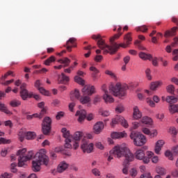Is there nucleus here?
Segmentation results:
<instances>
[{
    "label": "nucleus",
    "instance_id": "7c9ffc66",
    "mask_svg": "<svg viewBox=\"0 0 178 178\" xmlns=\"http://www.w3.org/2000/svg\"><path fill=\"white\" fill-rule=\"evenodd\" d=\"M79 101L81 104H90V102H91V98L90 97V96L85 95L79 99Z\"/></svg>",
    "mask_w": 178,
    "mask_h": 178
},
{
    "label": "nucleus",
    "instance_id": "c03bdc74",
    "mask_svg": "<svg viewBox=\"0 0 178 178\" xmlns=\"http://www.w3.org/2000/svg\"><path fill=\"white\" fill-rule=\"evenodd\" d=\"M45 103L40 102L38 104V108H40L41 112H47L48 111V107H44Z\"/></svg>",
    "mask_w": 178,
    "mask_h": 178
},
{
    "label": "nucleus",
    "instance_id": "2f4dec72",
    "mask_svg": "<svg viewBox=\"0 0 178 178\" xmlns=\"http://www.w3.org/2000/svg\"><path fill=\"white\" fill-rule=\"evenodd\" d=\"M139 58H140V59H143V60H151V59H152V56H151V54H147L144 52H140L139 54Z\"/></svg>",
    "mask_w": 178,
    "mask_h": 178
},
{
    "label": "nucleus",
    "instance_id": "f257e3e1",
    "mask_svg": "<svg viewBox=\"0 0 178 178\" xmlns=\"http://www.w3.org/2000/svg\"><path fill=\"white\" fill-rule=\"evenodd\" d=\"M122 31V26H118V34L114 35L112 38H110L111 46L105 44V40H102L101 35H92V40H98L97 45L99 48L104 51V54H110L111 55H113L118 52V49H119V44L115 42V40H118L120 36L123 34Z\"/></svg>",
    "mask_w": 178,
    "mask_h": 178
},
{
    "label": "nucleus",
    "instance_id": "f8f14e48",
    "mask_svg": "<svg viewBox=\"0 0 178 178\" xmlns=\"http://www.w3.org/2000/svg\"><path fill=\"white\" fill-rule=\"evenodd\" d=\"M75 116H78V122L79 123H83L86 118L88 121H91L92 120V119H94V114L92 113H89L88 115H87L86 114V113L76 112V113L75 114Z\"/></svg>",
    "mask_w": 178,
    "mask_h": 178
},
{
    "label": "nucleus",
    "instance_id": "13d9d810",
    "mask_svg": "<svg viewBox=\"0 0 178 178\" xmlns=\"http://www.w3.org/2000/svg\"><path fill=\"white\" fill-rule=\"evenodd\" d=\"M63 116H65V113L58 112V114L56 115V120H60V119H62V118H63Z\"/></svg>",
    "mask_w": 178,
    "mask_h": 178
},
{
    "label": "nucleus",
    "instance_id": "dca6fc26",
    "mask_svg": "<svg viewBox=\"0 0 178 178\" xmlns=\"http://www.w3.org/2000/svg\"><path fill=\"white\" fill-rule=\"evenodd\" d=\"M41 86H42V82H41V80L40 79L36 80L34 84V86L35 87V88H38L40 92L43 95H46L47 97H49V92L45 90L43 87H41Z\"/></svg>",
    "mask_w": 178,
    "mask_h": 178
},
{
    "label": "nucleus",
    "instance_id": "49530a36",
    "mask_svg": "<svg viewBox=\"0 0 178 178\" xmlns=\"http://www.w3.org/2000/svg\"><path fill=\"white\" fill-rule=\"evenodd\" d=\"M168 92L173 94L175 92V86L173 85H169L166 87Z\"/></svg>",
    "mask_w": 178,
    "mask_h": 178
},
{
    "label": "nucleus",
    "instance_id": "ddd939ff",
    "mask_svg": "<svg viewBox=\"0 0 178 178\" xmlns=\"http://www.w3.org/2000/svg\"><path fill=\"white\" fill-rule=\"evenodd\" d=\"M118 123H120L125 129L129 127V123H127V121L124 120L123 117H120V115H117L115 118L113 119L111 122L112 127H115V124H118Z\"/></svg>",
    "mask_w": 178,
    "mask_h": 178
},
{
    "label": "nucleus",
    "instance_id": "412c9836",
    "mask_svg": "<svg viewBox=\"0 0 178 178\" xmlns=\"http://www.w3.org/2000/svg\"><path fill=\"white\" fill-rule=\"evenodd\" d=\"M67 51L72 52V48L76 47V38H71L66 42Z\"/></svg>",
    "mask_w": 178,
    "mask_h": 178
},
{
    "label": "nucleus",
    "instance_id": "b1692460",
    "mask_svg": "<svg viewBox=\"0 0 178 178\" xmlns=\"http://www.w3.org/2000/svg\"><path fill=\"white\" fill-rule=\"evenodd\" d=\"M69 80V76H66L64 73H61V75H58V84H65V83H67Z\"/></svg>",
    "mask_w": 178,
    "mask_h": 178
},
{
    "label": "nucleus",
    "instance_id": "393cba45",
    "mask_svg": "<svg viewBox=\"0 0 178 178\" xmlns=\"http://www.w3.org/2000/svg\"><path fill=\"white\" fill-rule=\"evenodd\" d=\"M69 168V164L65 161L60 163L57 168V172L58 173H63V172H65L66 169Z\"/></svg>",
    "mask_w": 178,
    "mask_h": 178
},
{
    "label": "nucleus",
    "instance_id": "603ef678",
    "mask_svg": "<svg viewBox=\"0 0 178 178\" xmlns=\"http://www.w3.org/2000/svg\"><path fill=\"white\" fill-rule=\"evenodd\" d=\"M145 74H146V77H147V80H152V76H151V70L147 68L145 70Z\"/></svg>",
    "mask_w": 178,
    "mask_h": 178
},
{
    "label": "nucleus",
    "instance_id": "0eeeda50",
    "mask_svg": "<svg viewBox=\"0 0 178 178\" xmlns=\"http://www.w3.org/2000/svg\"><path fill=\"white\" fill-rule=\"evenodd\" d=\"M61 132L63 133L64 138H65V148L70 149L72 145H74V149H77V148H79V143H74L73 141V136L70 135V131H67L66 128H63Z\"/></svg>",
    "mask_w": 178,
    "mask_h": 178
},
{
    "label": "nucleus",
    "instance_id": "8fccbe9b",
    "mask_svg": "<svg viewBox=\"0 0 178 178\" xmlns=\"http://www.w3.org/2000/svg\"><path fill=\"white\" fill-rule=\"evenodd\" d=\"M12 141L10 139H6L4 138H0V145L1 144H10Z\"/></svg>",
    "mask_w": 178,
    "mask_h": 178
},
{
    "label": "nucleus",
    "instance_id": "bb28decb",
    "mask_svg": "<svg viewBox=\"0 0 178 178\" xmlns=\"http://www.w3.org/2000/svg\"><path fill=\"white\" fill-rule=\"evenodd\" d=\"M127 134L126 132H113L111 134V138L117 139V138H123V137H126Z\"/></svg>",
    "mask_w": 178,
    "mask_h": 178
},
{
    "label": "nucleus",
    "instance_id": "5fc2aeb1",
    "mask_svg": "<svg viewBox=\"0 0 178 178\" xmlns=\"http://www.w3.org/2000/svg\"><path fill=\"white\" fill-rule=\"evenodd\" d=\"M0 111L1 112H8V107L0 102Z\"/></svg>",
    "mask_w": 178,
    "mask_h": 178
},
{
    "label": "nucleus",
    "instance_id": "c85d7f7f",
    "mask_svg": "<svg viewBox=\"0 0 178 178\" xmlns=\"http://www.w3.org/2000/svg\"><path fill=\"white\" fill-rule=\"evenodd\" d=\"M83 132L81 131H76L75 132V134H74V136H72L73 138V142L74 143V144H76V143H77L76 141H80V140H81V138H83Z\"/></svg>",
    "mask_w": 178,
    "mask_h": 178
},
{
    "label": "nucleus",
    "instance_id": "20e7f679",
    "mask_svg": "<svg viewBox=\"0 0 178 178\" xmlns=\"http://www.w3.org/2000/svg\"><path fill=\"white\" fill-rule=\"evenodd\" d=\"M127 90H129L127 84L122 85L120 83H117L115 86L111 85L109 87V91L114 97H124Z\"/></svg>",
    "mask_w": 178,
    "mask_h": 178
},
{
    "label": "nucleus",
    "instance_id": "0e129e2a",
    "mask_svg": "<svg viewBox=\"0 0 178 178\" xmlns=\"http://www.w3.org/2000/svg\"><path fill=\"white\" fill-rule=\"evenodd\" d=\"M170 133L173 134V136H176L177 134V130H176L175 127H172L170 128Z\"/></svg>",
    "mask_w": 178,
    "mask_h": 178
},
{
    "label": "nucleus",
    "instance_id": "1a4fd4ad",
    "mask_svg": "<svg viewBox=\"0 0 178 178\" xmlns=\"http://www.w3.org/2000/svg\"><path fill=\"white\" fill-rule=\"evenodd\" d=\"M51 124H52V120L49 117H45L43 119L42 124V131L44 136L49 134L51 131Z\"/></svg>",
    "mask_w": 178,
    "mask_h": 178
},
{
    "label": "nucleus",
    "instance_id": "e2e57ef3",
    "mask_svg": "<svg viewBox=\"0 0 178 178\" xmlns=\"http://www.w3.org/2000/svg\"><path fill=\"white\" fill-rule=\"evenodd\" d=\"M173 41L174 42L171 43V47L172 48H175V47H177V45H178V38L177 37H175L174 39H173Z\"/></svg>",
    "mask_w": 178,
    "mask_h": 178
},
{
    "label": "nucleus",
    "instance_id": "6e6d98bb",
    "mask_svg": "<svg viewBox=\"0 0 178 178\" xmlns=\"http://www.w3.org/2000/svg\"><path fill=\"white\" fill-rule=\"evenodd\" d=\"M16 166H17V164L16 163H11L10 169L13 173H16V172H17V169L16 168Z\"/></svg>",
    "mask_w": 178,
    "mask_h": 178
},
{
    "label": "nucleus",
    "instance_id": "aec40b11",
    "mask_svg": "<svg viewBox=\"0 0 178 178\" xmlns=\"http://www.w3.org/2000/svg\"><path fill=\"white\" fill-rule=\"evenodd\" d=\"M58 62L59 63H62L64 65H58V66H54V69H58V70H60V69H62L63 66V67H67V66H69V65H70V59L67 58H64L63 59H59L58 60Z\"/></svg>",
    "mask_w": 178,
    "mask_h": 178
},
{
    "label": "nucleus",
    "instance_id": "39448f33",
    "mask_svg": "<svg viewBox=\"0 0 178 178\" xmlns=\"http://www.w3.org/2000/svg\"><path fill=\"white\" fill-rule=\"evenodd\" d=\"M26 152H27V149L24 148L22 149L18 150L17 155L19 156L18 158V166L22 168L26 165L27 161H30V159H33V156H34V153L33 151H30L26 155Z\"/></svg>",
    "mask_w": 178,
    "mask_h": 178
},
{
    "label": "nucleus",
    "instance_id": "ea45409f",
    "mask_svg": "<svg viewBox=\"0 0 178 178\" xmlns=\"http://www.w3.org/2000/svg\"><path fill=\"white\" fill-rule=\"evenodd\" d=\"M142 123L145 124H152V119L149 118V117H143L142 119Z\"/></svg>",
    "mask_w": 178,
    "mask_h": 178
},
{
    "label": "nucleus",
    "instance_id": "c9c22d12",
    "mask_svg": "<svg viewBox=\"0 0 178 178\" xmlns=\"http://www.w3.org/2000/svg\"><path fill=\"white\" fill-rule=\"evenodd\" d=\"M55 60H56L55 56H51L44 61V65L46 66H49V65H51V63H52L53 62H55Z\"/></svg>",
    "mask_w": 178,
    "mask_h": 178
},
{
    "label": "nucleus",
    "instance_id": "cd10ccee",
    "mask_svg": "<svg viewBox=\"0 0 178 178\" xmlns=\"http://www.w3.org/2000/svg\"><path fill=\"white\" fill-rule=\"evenodd\" d=\"M177 30L178 27L175 26L171 29V31H166L164 37H165V38H168V37H173V35H176V31H177Z\"/></svg>",
    "mask_w": 178,
    "mask_h": 178
},
{
    "label": "nucleus",
    "instance_id": "052dcab7",
    "mask_svg": "<svg viewBox=\"0 0 178 178\" xmlns=\"http://www.w3.org/2000/svg\"><path fill=\"white\" fill-rule=\"evenodd\" d=\"M140 178H152V176H151V173L145 172L141 175Z\"/></svg>",
    "mask_w": 178,
    "mask_h": 178
},
{
    "label": "nucleus",
    "instance_id": "09e8293b",
    "mask_svg": "<svg viewBox=\"0 0 178 178\" xmlns=\"http://www.w3.org/2000/svg\"><path fill=\"white\" fill-rule=\"evenodd\" d=\"M13 175L9 172H4L0 175V178H12Z\"/></svg>",
    "mask_w": 178,
    "mask_h": 178
},
{
    "label": "nucleus",
    "instance_id": "f3484780",
    "mask_svg": "<svg viewBox=\"0 0 178 178\" xmlns=\"http://www.w3.org/2000/svg\"><path fill=\"white\" fill-rule=\"evenodd\" d=\"M102 89L104 92L103 99H104L105 102H109L110 104L113 102L115 99H113V97L109 95V92H108L106 90V85H103Z\"/></svg>",
    "mask_w": 178,
    "mask_h": 178
},
{
    "label": "nucleus",
    "instance_id": "de8ad7c7",
    "mask_svg": "<svg viewBox=\"0 0 178 178\" xmlns=\"http://www.w3.org/2000/svg\"><path fill=\"white\" fill-rule=\"evenodd\" d=\"M165 155L170 161H173V154H172V152L167 150Z\"/></svg>",
    "mask_w": 178,
    "mask_h": 178
},
{
    "label": "nucleus",
    "instance_id": "4d7b16f0",
    "mask_svg": "<svg viewBox=\"0 0 178 178\" xmlns=\"http://www.w3.org/2000/svg\"><path fill=\"white\" fill-rule=\"evenodd\" d=\"M138 126H140V123L137 122H132V127H131V131L132 130H136V129H138Z\"/></svg>",
    "mask_w": 178,
    "mask_h": 178
},
{
    "label": "nucleus",
    "instance_id": "a211bd4d",
    "mask_svg": "<svg viewBox=\"0 0 178 178\" xmlns=\"http://www.w3.org/2000/svg\"><path fill=\"white\" fill-rule=\"evenodd\" d=\"M83 95H91L95 93V87L94 86L86 85L82 89Z\"/></svg>",
    "mask_w": 178,
    "mask_h": 178
},
{
    "label": "nucleus",
    "instance_id": "79ce46f5",
    "mask_svg": "<svg viewBox=\"0 0 178 178\" xmlns=\"http://www.w3.org/2000/svg\"><path fill=\"white\" fill-rule=\"evenodd\" d=\"M90 70L91 72H93V74H92L93 79H97V74L99 73V70H98V69H97V67H90Z\"/></svg>",
    "mask_w": 178,
    "mask_h": 178
},
{
    "label": "nucleus",
    "instance_id": "6ab92c4d",
    "mask_svg": "<svg viewBox=\"0 0 178 178\" xmlns=\"http://www.w3.org/2000/svg\"><path fill=\"white\" fill-rule=\"evenodd\" d=\"M142 131L146 136H149L150 138H154V137H156L158 136V131L156 129H153L152 131L149 130L148 128H143Z\"/></svg>",
    "mask_w": 178,
    "mask_h": 178
},
{
    "label": "nucleus",
    "instance_id": "f03ea898",
    "mask_svg": "<svg viewBox=\"0 0 178 178\" xmlns=\"http://www.w3.org/2000/svg\"><path fill=\"white\" fill-rule=\"evenodd\" d=\"M48 163H49V157L47 156V150L42 149L35 155V159L32 161V170L33 172H40L41 170V165L47 166Z\"/></svg>",
    "mask_w": 178,
    "mask_h": 178
},
{
    "label": "nucleus",
    "instance_id": "c756f323",
    "mask_svg": "<svg viewBox=\"0 0 178 178\" xmlns=\"http://www.w3.org/2000/svg\"><path fill=\"white\" fill-rule=\"evenodd\" d=\"M70 99L72 101H74V99H80V92L79 90L75 89L74 92H71Z\"/></svg>",
    "mask_w": 178,
    "mask_h": 178
},
{
    "label": "nucleus",
    "instance_id": "7ed1b4c3",
    "mask_svg": "<svg viewBox=\"0 0 178 178\" xmlns=\"http://www.w3.org/2000/svg\"><path fill=\"white\" fill-rule=\"evenodd\" d=\"M110 154L116 156V158L125 157V162H133L134 161V154L130 152V149L124 145H117L112 150Z\"/></svg>",
    "mask_w": 178,
    "mask_h": 178
},
{
    "label": "nucleus",
    "instance_id": "680f3d73",
    "mask_svg": "<svg viewBox=\"0 0 178 178\" xmlns=\"http://www.w3.org/2000/svg\"><path fill=\"white\" fill-rule=\"evenodd\" d=\"M8 76H13V77H15V74H13V72L8 71L6 74H4V76L1 77V79H6Z\"/></svg>",
    "mask_w": 178,
    "mask_h": 178
},
{
    "label": "nucleus",
    "instance_id": "4c0bfd02",
    "mask_svg": "<svg viewBox=\"0 0 178 178\" xmlns=\"http://www.w3.org/2000/svg\"><path fill=\"white\" fill-rule=\"evenodd\" d=\"M26 132H24L22 129H21L18 133L19 140L22 143V141H24V138L26 137Z\"/></svg>",
    "mask_w": 178,
    "mask_h": 178
},
{
    "label": "nucleus",
    "instance_id": "9b49d317",
    "mask_svg": "<svg viewBox=\"0 0 178 178\" xmlns=\"http://www.w3.org/2000/svg\"><path fill=\"white\" fill-rule=\"evenodd\" d=\"M81 148L83 152H87V154H90L92 152V150L94 149V144L92 143H90V140H88V139L85 138L82 141Z\"/></svg>",
    "mask_w": 178,
    "mask_h": 178
},
{
    "label": "nucleus",
    "instance_id": "6e6552de",
    "mask_svg": "<svg viewBox=\"0 0 178 178\" xmlns=\"http://www.w3.org/2000/svg\"><path fill=\"white\" fill-rule=\"evenodd\" d=\"M147 157L145 156V152L143 149H138L134 154L136 159L143 161V163H149V159L154 156V152H147Z\"/></svg>",
    "mask_w": 178,
    "mask_h": 178
},
{
    "label": "nucleus",
    "instance_id": "f704fd0d",
    "mask_svg": "<svg viewBox=\"0 0 178 178\" xmlns=\"http://www.w3.org/2000/svg\"><path fill=\"white\" fill-rule=\"evenodd\" d=\"M156 173H158V175H160L161 176L166 175V170L162 167H157L156 169Z\"/></svg>",
    "mask_w": 178,
    "mask_h": 178
},
{
    "label": "nucleus",
    "instance_id": "864d4df0",
    "mask_svg": "<svg viewBox=\"0 0 178 178\" xmlns=\"http://www.w3.org/2000/svg\"><path fill=\"white\" fill-rule=\"evenodd\" d=\"M146 102L152 108H154V106H155V102H154V101H152V99H151L150 98H147Z\"/></svg>",
    "mask_w": 178,
    "mask_h": 178
},
{
    "label": "nucleus",
    "instance_id": "a19ab883",
    "mask_svg": "<svg viewBox=\"0 0 178 178\" xmlns=\"http://www.w3.org/2000/svg\"><path fill=\"white\" fill-rule=\"evenodd\" d=\"M135 30L136 31H141L142 33H147V31H148V28L147 27V26L143 25L141 26L136 27Z\"/></svg>",
    "mask_w": 178,
    "mask_h": 178
},
{
    "label": "nucleus",
    "instance_id": "58836bf2",
    "mask_svg": "<svg viewBox=\"0 0 178 178\" xmlns=\"http://www.w3.org/2000/svg\"><path fill=\"white\" fill-rule=\"evenodd\" d=\"M74 81L75 83H77L78 84H80V86H84L86 81L81 79V77L79 76H76L74 77Z\"/></svg>",
    "mask_w": 178,
    "mask_h": 178
},
{
    "label": "nucleus",
    "instance_id": "423d86ee",
    "mask_svg": "<svg viewBox=\"0 0 178 178\" xmlns=\"http://www.w3.org/2000/svg\"><path fill=\"white\" fill-rule=\"evenodd\" d=\"M129 137L136 147H143L147 143V138L140 132L131 131Z\"/></svg>",
    "mask_w": 178,
    "mask_h": 178
},
{
    "label": "nucleus",
    "instance_id": "e433bc0d",
    "mask_svg": "<svg viewBox=\"0 0 178 178\" xmlns=\"http://www.w3.org/2000/svg\"><path fill=\"white\" fill-rule=\"evenodd\" d=\"M26 140H34L35 138V133L31 131L26 132Z\"/></svg>",
    "mask_w": 178,
    "mask_h": 178
},
{
    "label": "nucleus",
    "instance_id": "338daca9",
    "mask_svg": "<svg viewBox=\"0 0 178 178\" xmlns=\"http://www.w3.org/2000/svg\"><path fill=\"white\" fill-rule=\"evenodd\" d=\"M156 118H157L160 120H162V119L165 118V115L163 114V113H159L156 114Z\"/></svg>",
    "mask_w": 178,
    "mask_h": 178
},
{
    "label": "nucleus",
    "instance_id": "2eb2a0df",
    "mask_svg": "<svg viewBox=\"0 0 178 178\" xmlns=\"http://www.w3.org/2000/svg\"><path fill=\"white\" fill-rule=\"evenodd\" d=\"M124 43H121L118 44V48L121 47L122 48H127L130 44H131V41H133V38L131 37V32H129L124 35Z\"/></svg>",
    "mask_w": 178,
    "mask_h": 178
},
{
    "label": "nucleus",
    "instance_id": "4be33fe9",
    "mask_svg": "<svg viewBox=\"0 0 178 178\" xmlns=\"http://www.w3.org/2000/svg\"><path fill=\"white\" fill-rule=\"evenodd\" d=\"M94 133L95 134H99L104 130V122H97L93 127Z\"/></svg>",
    "mask_w": 178,
    "mask_h": 178
},
{
    "label": "nucleus",
    "instance_id": "72a5a7b5",
    "mask_svg": "<svg viewBox=\"0 0 178 178\" xmlns=\"http://www.w3.org/2000/svg\"><path fill=\"white\" fill-rule=\"evenodd\" d=\"M105 74L109 76L111 79H113L114 80H118V76H116V74H115V72H113V71L106 70L105 71Z\"/></svg>",
    "mask_w": 178,
    "mask_h": 178
},
{
    "label": "nucleus",
    "instance_id": "9d476101",
    "mask_svg": "<svg viewBox=\"0 0 178 178\" xmlns=\"http://www.w3.org/2000/svg\"><path fill=\"white\" fill-rule=\"evenodd\" d=\"M178 99L175 97V96H168L166 98V102H168L169 106L168 109L170 112H178V104H172L177 102Z\"/></svg>",
    "mask_w": 178,
    "mask_h": 178
},
{
    "label": "nucleus",
    "instance_id": "37998d69",
    "mask_svg": "<svg viewBox=\"0 0 178 178\" xmlns=\"http://www.w3.org/2000/svg\"><path fill=\"white\" fill-rule=\"evenodd\" d=\"M124 111H126V108L122 104L117 105L115 107V112H124Z\"/></svg>",
    "mask_w": 178,
    "mask_h": 178
},
{
    "label": "nucleus",
    "instance_id": "a878e982",
    "mask_svg": "<svg viewBox=\"0 0 178 178\" xmlns=\"http://www.w3.org/2000/svg\"><path fill=\"white\" fill-rule=\"evenodd\" d=\"M35 118H38V119H42L44 118V113L42 112H39L36 113L32 115H26V119L28 120H31V119H35Z\"/></svg>",
    "mask_w": 178,
    "mask_h": 178
},
{
    "label": "nucleus",
    "instance_id": "bf43d9fd",
    "mask_svg": "<svg viewBox=\"0 0 178 178\" xmlns=\"http://www.w3.org/2000/svg\"><path fill=\"white\" fill-rule=\"evenodd\" d=\"M92 173L95 175V176H101V172H99V170L97 169V168H94L92 170Z\"/></svg>",
    "mask_w": 178,
    "mask_h": 178
},
{
    "label": "nucleus",
    "instance_id": "a18cd8bd",
    "mask_svg": "<svg viewBox=\"0 0 178 178\" xmlns=\"http://www.w3.org/2000/svg\"><path fill=\"white\" fill-rule=\"evenodd\" d=\"M143 118V114L140 112H134L133 118L135 120H138V119H141Z\"/></svg>",
    "mask_w": 178,
    "mask_h": 178
},
{
    "label": "nucleus",
    "instance_id": "774afa93",
    "mask_svg": "<svg viewBox=\"0 0 178 178\" xmlns=\"http://www.w3.org/2000/svg\"><path fill=\"white\" fill-rule=\"evenodd\" d=\"M124 63H125V65H127V63H129V62H130V56H126L124 59Z\"/></svg>",
    "mask_w": 178,
    "mask_h": 178
},
{
    "label": "nucleus",
    "instance_id": "4468645a",
    "mask_svg": "<svg viewBox=\"0 0 178 178\" xmlns=\"http://www.w3.org/2000/svg\"><path fill=\"white\" fill-rule=\"evenodd\" d=\"M27 84L24 83L20 86V95L22 99L26 100L27 98H31L33 97V93H29V91L26 89Z\"/></svg>",
    "mask_w": 178,
    "mask_h": 178
},
{
    "label": "nucleus",
    "instance_id": "69168bd1",
    "mask_svg": "<svg viewBox=\"0 0 178 178\" xmlns=\"http://www.w3.org/2000/svg\"><path fill=\"white\" fill-rule=\"evenodd\" d=\"M171 175L172 177H178V169H175L172 171Z\"/></svg>",
    "mask_w": 178,
    "mask_h": 178
},
{
    "label": "nucleus",
    "instance_id": "473e14b6",
    "mask_svg": "<svg viewBox=\"0 0 178 178\" xmlns=\"http://www.w3.org/2000/svg\"><path fill=\"white\" fill-rule=\"evenodd\" d=\"M162 86V82L156 81V82H152L150 85V90L152 91H155L156 88L161 87Z\"/></svg>",
    "mask_w": 178,
    "mask_h": 178
},
{
    "label": "nucleus",
    "instance_id": "5701e85b",
    "mask_svg": "<svg viewBox=\"0 0 178 178\" xmlns=\"http://www.w3.org/2000/svg\"><path fill=\"white\" fill-rule=\"evenodd\" d=\"M165 145V141L163 140H158L156 143V145L154 147L155 153L159 155L161 150L162 149V147Z\"/></svg>",
    "mask_w": 178,
    "mask_h": 178
},
{
    "label": "nucleus",
    "instance_id": "3c124183",
    "mask_svg": "<svg viewBox=\"0 0 178 178\" xmlns=\"http://www.w3.org/2000/svg\"><path fill=\"white\" fill-rule=\"evenodd\" d=\"M20 101L19 100H13L10 102V105H11L13 107L19 106L20 105Z\"/></svg>",
    "mask_w": 178,
    "mask_h": 178
}]
</instances>
